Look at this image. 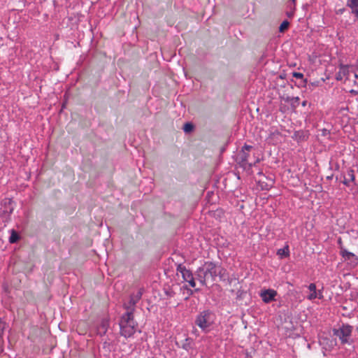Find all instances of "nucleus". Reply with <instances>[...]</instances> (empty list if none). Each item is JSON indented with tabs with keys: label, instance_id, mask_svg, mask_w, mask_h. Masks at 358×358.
I'll list each match as a JSON object with an SVG mask.
<instances>
[{
	"label": "nucleus",
	"instance_id": "f257e3e1",
	"mask_svg": "<svg viewBox=\"0 0 358 358\" xmlns=\"http://www.w3.org/2000/svg\"><path fill=\"white\" fill-rule=\"evenodd\" d=\"M224 272L225 270L221 266L213 262H207L197 268L195 275L200 283L206 286L208 283L215 282L217 276L220 280H222Z\"/></svg>",
	"mask_w": 358,
	"mask_h": 358
},
{
	"label": "nucleus",
	"instance_id": "f03ea898",
	"mask_svg": "<svg viewBox=\"0 0 358 358\" xmlns=\"http://www.w3.org/2000/svg\"><path fill=\"white\" fill-rule=\"evenodd\" d=\"M120 334L125 337L132 336L136 331L137 323L134 318V314L131 312H126L120 318Z\"/></svg>",
	"mask_w": 358,
	"mask_h": 358
},
{
	"label": "nucleus",
	"instance_id": "7ed1b4c3",
	"mask_svg": "<svg viewBox=\"0 0 358 358\" xmlns=\"http://www.w3.org/2000/svg\"><path fill=\"white\" fill-rule=\"evenodd\" d=\"M215 316L210 310L201 312L195 319V324L205 332H208L214 323Z\"/></svg>",
	"mask_w": 358,
	"mask_h": 358
},
{
	"label": "nucleus",
	"instance_id": "20e7f679",
	"mask_svg": "<svg viewBox=\"0 0 358 358\" xmlns=\"http://www.w3.org/2000/svg\"><path fill=\"white\" fill-rule=\"evenodd\" d=\"M353 327L348 324H343L338 329H334V335L337 336L342 344H351V334Z\"/></svg>",
	"mask_w": 358,
	"mask_h": 358
},
{
	"label": "nucleus",
	"instance_id": "39448f33",
	"mask_svg": "<svg viewBox=\"0 0 358 358\" xmlns=\"http://www.w3.org/2000/svg\"><path fill=\"white\" fill-rule=\"evenodd\" d=\"M176 271L182 275L183 280L188 282L190 287H195L196 282L191 271L187 269L182 264H178Z\"/></svg>",
	"mask_w": 358,
	"mask_h": 358
},
{
	"label": "nucleus",
	"instance_id": "423d86ee",
	"mask_svg": "<svg viewBox=\"0 0 358 358\" xmlns=\"http://www.w3.org/2000/svg\"><path fill=\"white\" fill-rule=\"evenodd\" d=\"M143 293V289H139L136 294H133L130 296L129 301L127 303L124 304V308L127 310V312L134 313L135 306L136 303L141 299Z\"/></svg>",
	"mask_w": 358,
	"mask_h": 358
},
{
	"label": "nucleus",
	"instance_id": "0eeeda50",
	"mask_svg": "<svg viewBox=\"0 0 358 358\" xmlns=\"http://www.w3.org/2000/svg\"><path fill=\"white\" fill-rule=\"evenodd\" d=\"M278 293L275 290L272 289H267L262 290L260 292L259 296L265 303H268L271 301H275V296Z\"/></svg>",
	"mask_w": 358,
	"mask_h": 358
},
{
	"label": "nucleus",
	"instance_id": "6e6552de",
	"mask_svg": "<svg viewBox=\"0 0 358 358\" xmlns=\"http://www.w3.org/2000/svg\"><path fill=\"white\" fill-rule=\"evenodd\" d=\"M252 148V146L245 145L240 153L238 154V158L241 160V162L244 164H248L250 166L252 165V162L249 161V152Z\"/></svg>",
	"mask_w": 358,
	"mask_h": 358
},
{
	"label": "nucleus",
	"instance_id": "1a4fd4ad",
	"mask_svg": "<svg viewBox=\"0 0 358 358\" xmlns=\"http://www.w3.org/2000/svg\"><path fill=\"white\" fill-rule=\"evenodd\" d=\"M341 255L346 261H350V263L353 266H356L358 263V258L356 255L347 250L341 248Z\"/></svg>",
	"mask_w": 358,
	"mask_h": 358
},
{
	"label": "nucleus",
	"instance_id": "9d476101",
	"mask_svg": "<svg viewBox=\"0 0 358 358\" xmlns=\"http://www.w3.org/2000/svg\"><path fill=\"white\" fill-rule=\"evenodd\" d=\"M109 327V320L106 318H103L101 320L100 324L97 327V334L102 336L106 334L107 332L108 328Z\"/></svg>",
	"mask_w": 358,
	"mask_h": 358
},
{
	"label": "nucleus",
	"instance_id": "9b49d317",
	"mask_svg": "<svg viewBox=\"0 0 358 358\" xmlns=\"http://www.w3.org/2000/svg\"><path fill=\"white\" fill-rule=\"evenodd\" d=\"M349 73V67L345 65H341L340 66L339 70L336 75V79L337 80H342L344 78H348Z\"/></svg>",
	"mask_w": 358,
	"mask_h": 358
},
{
	"label": "nucleus",
	"instance_id": "f8f14e48",
	"mask_svg": "<svg viewBox=\"0 0 358 358\" xmlns=\"http://www.w3.org/2000/svg\"><path fill=\"white\" fill-rule=\"evenodd\" d=\"M308 289L310 292V295L308 296V299L309 300H313L316 298L321 299L322 297V295L321 294L320 292L318 294L317 293L315 284L310 283L308 286Z\"/></svg>",
	"mask_w": 358,
	"mask_h": 358
},
{
	"label": "nucleus",
	"instance_id": "ddd939ff",
	"mask_svg": "<svg viewBox=\"0 0 358 358\" xmlns=\"http://www.w3.org/2000/svg\"><path fill=\"white\" fill-rule=\"evenodd\" d=\"M277 255L280 256V257L285 258L289 256V246L285 245L283 248H280L278 250Z\"/></svg>",
	"mask_w": 358,
	"mask_h": 358
},
{
	"label": "nucleus",
	"instance_id": "4468645a",
	"mask_svg": "<svg viewBox=\"0 0 358 358\" xmlns=\"http://www.w3.org/2000/svg\"><path fill=\"white\" fill-rule=\"evenodd\" d=\"M346 6L351 9L358 8V0H347Z\"/></svg>",
	"mask_w": 358,
	"mask_h": 358
},
{
	"label": "nucleus",
	"instance_id": "2eb2a0df",
	"mask_svg": "<svg viewBox=\"0 0 358 358\" xmlns=\"http://www.w3.org/2000/svg\"><path fill=\"white\" fill-rule=\"evenodd\" d=\"M19 239V235L17 234V233L16 231H15L14 230H12V232H11V235L9 238V241L10 243H14L15 242H17Z\"/></svg>",
	"mask_w": 358,
	"mask_h": 358
},
{
	"label": "nucleus",
	"instance_id": "dca6fc26",
	"mask_svg": "<svg viewBox=\"0 0 358 358\" xmlns=\"http://www.w3.org/2000/svg\"><path fill=\"white\" fill-rule=\"evenodd\" d=\"M194 129V125L190 122H187L183 126V130L185 133H189Z\"/></svg>",
	"mask_w": 358,
	"mask_h": 358
},
{
	"label": "nucleus",
	"instance_id": "f3484780",
	"mask_svg": "<svg viewBox=\"0 0 358 358\" xmlns=\"http://www.w3.org/2000/svg\"><path fill=\"white\" fill-rule=\"evenodd\" d=\"M348 178H345V180L343 181V183L345 184V185H348V181L349 180L353 181L355 180V176H354L353 171H352V170L348 171Z\"/></svg>",
	"mask_w": 358,
	"mask_h": 358
},
{
	"label": "nucleus",
	"instance_id": "a211bd4d",
	"mask_svg": "<svg viewBox=\"0 0 358 358\" xmlns=\"http://www.w3.org/2000/svg\"><path fill=\"white\" fill-rule=\"evenodd\" d=\"M289 24V23L287 20L283 21L279 27V31L280 32H283L285 29H287L288 28Z\"/></svg>",
	"mask_w": 358,
	"mask_h": 358
},
{
	"label": "nucleus",
	"instance_id": "6ab92c4d",
	"mask_svg": "<svg viewBox=\"0 0 358 358\" xmlns=\"http://www.w3.org/2000/svg\"><path fill=\"white\" fill-rule=\"evenodd\" d=\"M293 77H294V78H303V73H299V72H294V73H293Z\"/></svg>",
	"mask_w": 358,
	"mask_h": 358
},
{
	"label": "nucleus",
	"instance_id": "aec40b11",
	"mask_svg": "<svg viewBox=\"0 0 358 358\" xmlns=\"http://www.w3.org/2000/svg\"><path fill=\"white\" fill-rule=\"evenodd\" d=\"M354 76H355V83H356L357 82V80H358V71H357V68L355 71Z\"/></svg>",
	"mask_w": 358,
	"mask_h": 358
},
{
	"label": "nucleus",
	"instance_id": "412c9836",
	"mask_svg": "<svg viewBox=\"0 0 358 358\" xmlns=\"http://www.w3.org/2000/svg\"><path fill=\"white\" fill-rule=\"evenodd\" d=\"M352 13H354L356 17L358 18V8L352 9Z\"/></svg>",
	"mask_w": 358,
	"mask_h": 358
},
{
	"label": "nucleus",
	"instance_id": "4be33fe9",
	"mask_svg": "<svg viewBox=\"0 0 358 358\" xmlns=\"http://www.w3.org/2000/svg\"><path fill=\"white\" fill-rule=\"evenodd\" d=\"M293 100H294V103H298L299 101V97H294V98H293Z\"/></svg>",
	"mask_w": 358,
	"mask_h": 358
},
{
	"label": "nucleus",
	"instance_id": "5701e85b",
	"mask_svg": "<svg viewBox=\"0 0 358 358\" xmlns=\"http://www.w3.org/2000/svg\"><path fill=\"white\" fill-rule=\"evenodd\" d=\"M302 106H306V101H303Z\"/></svg>",
	"mask_w": 358,
	"mask_h": 358
},
{
	"label": "nucleus",
	"instance_id": "b1692460",
	"mask_svg": "<svg viewBox=\"0 0 358 358\" xmlns=\"http://www.w3.org/2000/svg\"><path fill=\"white\" fill-rule=\"evenodd\" d=\"M295 1H296V0H292V1L293 3H294V2H295Z\"/></svg>",
	"mask_w": 358,
	"mask_h": 358
},
{
	"label": "nucleus",
	"instance_id": "393cba45",
	"mask_svg": "<svg viewBox=\"0 0 358 358\" xmlns=\"http://www.w3.org/2000/svg\"><path fill=\"white\" fill-rule=\"evenodd\" d=\"M357 331H358V327H357Z\"/></svg>",
	"mask_w": 358,
	"mask_h": 358
},
{
	"label": "nucleus",
	"instance_id": "a878e982",
	"mask_svg": "<svg viewBox=\"0 0 358 358\" xmlns=\"http://www.w3.org/2000/svg\"><path fill=\"white\" fill-rule=\"evenodd\" d=\"M357 71H358V67H357Z\"/></svg>",
	"mask_w": 358,
	"mask_h": 358
}]
</instances>
